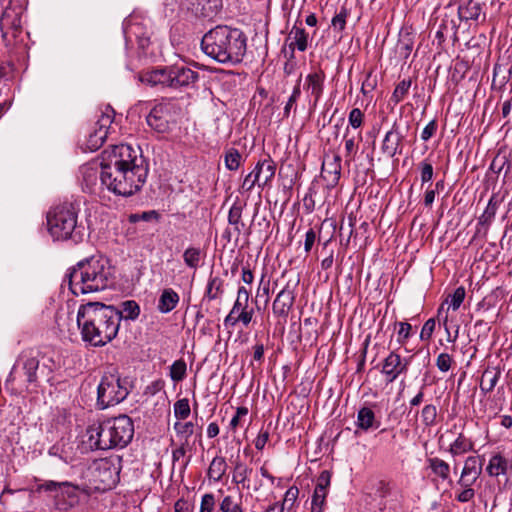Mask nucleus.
Instances as JSON below:
<instances>
[{"instance_id": "57", "label": "nucleus", "mask_w": 512, "mask_h": 512, "mask_svg": "<svg viewBox=\"0 0 512 512\" xmlns=\"http://www.w3.org/2000/svg\"><path fill=\"white\" fill-rule=\"evenodd\" d=\"M270 283L269 280L265 281V275H262L259 287L256 292V298L257 297H264L265 304H268L270 300Z\"/></svg>"}, {"instance_id": "46", "label": "nucleus", "mask_w": 512, "mask_h": 512, "mask_svg": "<svg viewBox=\"0 0 512 512\" xmlns=\"http://www.w3.org/2000/svg\"><path fill=\"white\" fill-rule=\"evenodd\" d=\"M411 84H412L411 79H403L402 81H400L392 93L391 100L395 104H398L401 101H403L409 92Z\"/></svg>"}, {"instance_id": "27", "label": "nucleus", "mask_w": 512, "mask_h": 512, "mask_svg": "<svg viewBox=\"0 0 512 512\" xmlns=\"http://www.w3.org/2000/svg\"><path fill=\"white\" fill-rule=\"evenodd\" d=\"M180 297L172 288H165L158 300L157 309L163 314L171 312L179 303Z\"/></svg>"}, {"instance_id": "25", "label": "nucleus", "mask_w": 512, "mask_h": 512, "mask_svg": "<svg viewBox=\"0 0 512 512\" xmlns=\"http://www.w3.org/2000/svg\"><path fill=\"white\" fill-rule=\"evenodd\" d=\"M171 67L173 89L189 86L190 84L195 83L198 79V73L184 65H173Z\"/></svg>"}, {"instance_id": "18", "label": "nucleus", "mask_w": 512, "mask_h": 512, "mask_svg": "<svg viewBox=\"0 0 512 512\" xmlns=\"http://www.w3.org/2000/svg\"><path fill=\"white\" fill-rule=\"evenodd\" d=\"M321 176L326 181L328 188H334L341 177V157L337 153L324 156Z\"/></svg>"}, {"instance_id": "10", "label": "nucleus", "mask_w": 512, "mask_h": 512, "mask_svg": "<svg viewBox=\"0 0 512 512\" xmlns=\"http://www.w3.org/2000/svg\"><path fill=\"white\" fill-rule=\"evenodd\" d=\"M102 163L121 169L135 171L138 168H148L145 160L139 155V150L128 144H119L102 153Z\"/></svg>"}, {"instance_id": "23", "label": "nucleus", "mask_w": 512, "mask_h": 512, "mask_svg": "<svg viewBox=\"0 0 512 512\" xmlns=\"http://www.w3.org/2000/svg\"><path fill=\"white\" fill-rule=\"evenodd\" d=\"M426 463L434 476L433 482H447L449 485H453L450 476L451 466L448 462L439 457H430L427 458Z\"/></svg>"}, {"instance_id": "22", "label": "nucleus", "mask_w": 512, "mask_h": 512, "mask_svg": "<svg viewBox=\"0 0 512 512\" xmlns=\"http://www.w3.org/2000/svg\"><path fill=\"white\" fill-rule=\"evenodd\" d=\"M482 466L483 462L478 457H467L456 484L463 485L464 482L475 484L482 473Z\"/></svg>"}, {"instance_id": "44", "label": "nucleus", "mask_w": 512, "mask_h": 512, "mask_svg": "<svg viewBox=\"0 0 512 512\" xmlns=\"http://www.w3.org/2000/svg\"><path fill=\"white\" fill-rule=\"evenodd\" d=\"M498 201L494 196L490 198L488 201V204L482 213V215L479 217V224L481 225H489L493 219L495 218L497 209H498Z\"/></svg>"}, {"instance_id": "26", "label": "nucleus", "mask_w": 512, "mask_h": 512, "mask_svg": "<svg viewBox=\"0 0 512 512\" xmlns=\"http://www.w3.org/2000/svg\"><path fill=\"white\" fill-rule=\"evenodd\" d=\"M511 467L510 461L504 455L496 453L490 457L486 472L491 477H499L501 475H507Z\"/></svg>"}, {"instance_id": "42", "label": "nucleus", "mask_w": 512, "mask_h": 512, "mask_svg": "<svg viewBox=\"0 0 512 512\" xmlns=\"http://www.w3.org/2000/svg\"><path fill=\"white\" fill-rule=\"evenodd\" d=\"M202 259V253L199 248L188 247L183 253L184 263L192 269H197Z\"/></svg>"}, {"instance_id": "17", "label": "nucleus", "mask_w": 512, "mask_h": 512, "mask_svg": "<svg viewBox=\"0 0 512 512\" xmlns=\"http://www.w3.org/2000/svg\"><path fill=\"white\" fill-rule=\"evenodd\" d=\"M117 479L118 472L110 461L102 459L96 463L94 481L99 483L98 489H111L116 484Z\"/></svg>"}, {"instance_id": "48", "label": "nucleus", "mask_w": 512, "mask_h": 512, "mask_svg": "<svg viewBox=\"0 0 512 512\" xmlns=\"http://www.w3.org/2000/svg\"><path fill=\"white\" fill-rule=\"evenodd\" d=\"M187 372V365L183 359L176 360L170 367V377L174 382L182 381Z\"/></svg>"}, {"instance_id": "53", "label": "nucleus", "mask_w": 512, "mask_h": 512, "mask_svg": "<svg viewBox=\"0 0 512 512\" xmlns=\"http://www.w3.org/2000/svg\"><path fill=\"white\" fill-rule=\"evenodd\" d=\"M395 325L399 327L397 331V342L403 345L411 336L412 326L408 322H395Z\"/></svg>"}, {"instance_id": "34", "label": "nucleus", "mask_w": 512, "mask_h": 512, "mask_svg": "<svg viewBox=\"0 0 512 512\" xmlns=\"http://www.w3.org/2000/svg\"><path fill=\"white\" fill-rule=\"evenodd\" d=\"M289 39H293V41L289 44V47L292 49V51L295 49V47L301 52L307 49L308 34L304 28L294 26L289 34Z\"/></svg>"}, {"instance_id": "9", "label": "nucleus", "mask_w": 512, "mask_h": 512, "mask_svg": "<svg viewBox=\"0 0 512 512\" xmlns=\"http://www.w3.org/2000/svg\"><path fill=\"white\" fill-rule=\"evenodd\" d=\"M128 394V381L122 379L117 372H107L102 376L97 388V406L106 409L117 405L124 401Z\"/></svg>"}, {"instance_id": "63", "label": "nucleus", "mask_w": 512, "mask_h": 512, "mask_svg": "<svg viewBox=\"0 0 512 512\" xmlns=\"http://www.w3.org/2000/svg\"><path fill=\"white\" fill-rule=\"evenodd\" d=\"M330 479H331L330 472L327 470L322 471L317 479V484H316L315 488L319 489V491L324 490V491L328 492V487L330 485Z\"/></svg>"}, {"instance_id": "39", "label": "nucleus", "mask_w": 512, "mask_h": 512, "mask_svg": "<svg viewBox=\"0 0 512 512\" xmlns=\"http://www.w3.org/2000/svg\"><path fill=\"white\" fill-rule=\"evenodd\" d=\"M249 297V291L244 286H240L237 290V298L228 314L236 315L238 312L248 309Z\"/></svg>"}, {"instance_id": "13", "label": "nucleus", "mask_w": 512, "mask_h": 512, "mask_svg": "<svg viewBox=\"0 0 512 512\" xmlns=\"http://www.w3.org/2000/svg\"><path fill=\"white\" fill-rule=\"evenodd\" d=\"M86 443L91 450L114 449V442L107 421L93 423L86 429Z\"/></svg>"}, {"instance_id": "31", "label": "nucleus", "mask_w": 512, "mask_h": 512, "mask_svg": "<svg viewBox=\"0 0 512 512\" xmlns=\"http://www.w3.org/2000/svg\"><path fill=\"white\" fill-rule=\"evenodd\" d=\"M223 287L224 280L222 278L218 276H210L207 282L203 300L208 299L209 301H212L220 298L224 293Z\"/></svg>"}, {"instance_id": "21", "label": "nucleus", "mask_w": 512, "mask_h": 512, "mask_svg": "<svg viewBox=\"0 0 512 512\" xmlns=\"http://www.w3.org/2000/svg\"><path fill=\"white\" fill-rule=\"evenodd\" d=\"M141 81L150 86L173 88L172 67L165 66L147 71L141 76Z\"/></svg>"}, {"instance_id": "41", "label": "nucleus", "mask_w": 512, "mask_h": 512, "mask_svg": "<svg viewBox=\"0 0 512 512\" xmlns=\"http://www.w3.org/2000/svg\"><path fill=\"white\" fill-rule=\"evenodd\" d=\"M225 167L230 171H236L239 169L242 163V155L235 148H229L226 150L224 155Z\"/></svg>"}, {"instance_id": "35", "label": "nucleus", "mask_w": 512, "mask_h": 512, "mask_svg": "<svg viewBox=\"0 0 512 512\" xmlns=\"http://www.w3.org/2000/svg\"><path fill=\"white\" fill-rule=\"evenodd\" d=\"M253 314V309L249 308L238 312L236 315L228 314L224 319V325L226 327H234L237 323H242L247 327L252 321Z\"/></svg>"}, {"instance_id": "62", "label": "nucleus", "mask_w": 512, "mask_h": 512, "mask_svg": "<svg viewBox=\"0 0 512 512\" xmlns=\"http://www.w3.org/2000/svg\"><path fill=\"white\" fill-rule=\"evenodd\" d=\"M164 388V381L161 379L155 380L147 385L144 389V395L154 396Z\"/></svg>"}, {"instance_id": "58", "label": "nucleus", "mask_w": 512, "mask_h": 512, "mask_svg": "<svg viewBox=\"0 0 512 512\" xmlns=\"http://www.w3.org/2000/svg\"><path fill=\"white\" fill-rule=\"evenodd\" d=\"M435 326H436V321L434 318H430L428 319L422 329H421V332H420V339L422 341H429L432 337V334L435 330Z\"/></svg>"}, {"instance_id": "3", "label": "nucleus", "mask_w": 512, "mask_h": 512, "mask_svg": "<svg viewBox=\"0 0 512 512\" xmlns=\"http://www.w3.org/2000/svg\"><path fill=\"white\" fill-rule=\"evenodd\" d=\"M110 275L108 262L102 256L85 258L71 268L68 274L70 290L74 295L105 290Z\"/></svg>"}, {"instance_id": "30", "label": "nucleus", "mask_w": 512, "mask_h": 512, "mask_svg": "<svg viewBox=\"0 0 512 512\" xmlns=\"http://www.w3.org/2000/svg\"><path fill=\"white\" fill-rule=\"evenodd\" d=\"M501 371L497 368H487L482 374L480 389L484 394L491 392L500 378Z\"/></svg>"}, {"instance_id": "37", "label": "nucleus", "mask_w": 512, "mask_h": 512, "mask_svg": "<svg viewBox=\"0 0 512 512\" xmlns=\"http://www.w3.org/2000/svg\"><path fill=\"white\" fill-rule=\"evenodd\" d=\"M252 473V469L247 465L237 460L234 465V473L232 476V482L239 485L242 484L243 487L249 488V484H245L249 481V476Z\"/></svg>"}, {"instance_id": "61", "label": "nucleus", "mask_w": 512, "mask_h": 512, "mask_svg": "<svg viewBox=\"0 0 512 512\" xmlns=\"http://www.w3.org/2000/svg\"><path fill=\"white\" fill-rule=\"evenodd\" d=\"M299 495V489L296 486H291L287 489L283 501L280 503V505H283V508L285 505L289 504L292 506L295 501L297 500Z\"/></svg>"}, {"instance_id": "20", "label": "nucleus", "mask_w": 512, "mask_h": 512, "mask_svg": "<svg viewBox=\"0 0 512 512\" xmlns=\"http://www.w3.org/2000/svg\"><path fill=\"white\" fill-rule=\"evenodd\" d=\"M295 301V293L290 283H287L276 295L272 311L276 317L286 318Z\"/></svg>"}, {"instance_id": "15", "label": "nucleus", "mask_w": 512, "mask_h": 512, "mask_svg": "<svg viewBox=\"0 0 512 512\" xmlns=\"http://www.w3.org/2000/svg\"><path fill=\"white\" fill-rule=\"evenodd\" d=\"M325 80L326 74L320 66L312 67L305 77L303 89L313 107L317 106L323 95Z\"/></svg>"}, {"instance_id": "24", "label": "nucleus", "mask_w": 512, "mask_h": 512, "mask_svg": "<svg viewBox=\"0 0 512 512\" xmlns=\"http://www.w3.org/2000/svg\"><path fill=\"white\" fill-rule=\"evenodd\" d=\"M276 165L270 158L260 160L252 170V175L259 181V188L267 186L275 176Z\"/></svg>"}, {"instance_id": "29", "label": "nucleus", "mask_w": 512, "mask_h": 512, "mask_svg": "<svg viewBox=\"0 0 512 512\" xmlns=\"http://www.w3.org/2000/svg\"><path fill=\"white\" fill-rule=\"evenodd\" d=\"M243 208L239 204H233L228 213V223L233 227V234L238 238L245 227L242 221Z\"/></svg>"}, {"instance_id": "55", "label": "nucleus", "mask_w": 512, "mask_h": 512, "mask_svg": "<svg viewBox=\"0 0 512 512\" xmlns=\"http://www.w3.org/2000/svg\"><path fill=\"white\" fill-rule=\"evenodd\" d=\"M465 295H466V292H465V288L463 286H460L455 289L453 294L450 296L451 297L450 307L453 309V311H456L459 309V307L461 306V304L464 301Z\"/></svg>"}, {"instance_id": "14", "label": "nucleus", "mask_w": 512, "mask_h": 512, "mask_svg": "<svg viewBox=\"0 0 512 512\" xmlns=\"http://www.w3.org/2000/svg\"><path fill=\"white\" fill-rule=\"evenodd\" d=\"M114 111L107 107L98 118L93 131L87 138V148L91 151L98 150L107 138L108 130L113 123Z\"/></svg>"}, {"instance_id": "59", "label": "nucleus", "mask_w": 512, "mask_h": 512, "mask_svg": "<svg viewBox=\"0 0 512 512\" xmlns=\"http://www.w3.org/2000/svg\"><path fill=\"white\" fill-rule=\"evenodd\" d=\"M453 359L448 353H440L436 359V366L441 372H447L451 368Z\"/></svg>"}, {"instance_id": "19", "label": "nucleus", "mask_w": 512, "mask_h": 512, "mask_svg": "<svg viewBox=\"0 0 512 512\" xmlns=\"http://www.w3.org/2000/svg\"><path fill=\"white\" fill-rule=\"evenodd\" d=\"M404 135L400 131L397 122H394L391 129L386 132L381 144V151L390 158L400 155L403 152Z\"/></svg>"}, {"instance_id": "38", "label": "nucleus", "mask_w": 512, "mask_h": 512, "mask_svg": "<svg viewBox=\"0 0 512 512\" xmlns=\"http://www.w3.org/2000/svg\"><path fill=\"white\" fill-rule=\"evenodd\" d=\"M118 313L121 320H135L140 314V306L134 300H127L121 304V308L118 309Z\"/></svg>"}, {"instance_id": "52", "label": "nucleus", "mask_w": 512, "mask_h": 512, "mask_svg": "<svg viewBox=\"0 0 512 512\" xmlns=\"http://www.w3.org/2000/svg\"><path fill=\"white\" fill-rule=\"evenodd\" d=\"M222 512H243L241 501H236L232 496L227 495L223 498L219 505Z\"/></svg>"}, {"instance_id": "33", "label": "nucleus", "mask_w": 512, "mask_h": 512, "mask_svg": "<svg viewBox=\"0 0 512 512\" xmlns=\"http://www.w3.org/2000/svg\"><path fill=\"white\" fill-rule=\"evenodd\" d=\"M357 427L363 431H367L371 428H377L379 423H376L375 413L371 408L363 407L358 411L357 414Z\"/></svg>"}, {"instance_id": "45", "label": "nucleus", "mask_w": 512, "mask_h": 512, "mask_svg": "<svg viewBox=\"0 0 512 512\" xmlns=\"http://www.w3.org/2000/svg\"><path fill=\"white\" fill-rule=\"evenodd\" d=\"M177 437L180 438L181 442L188 444L189 438L194 433V424L192 422H175L173 426Z\"/></svg>"}, {"instance_id": "51", "label": "nucleus", "mask_w": 512, "mask_h": 512, "mask_svg": "<svg viewBox=\"0 0 512 512\" xmlns=\"http://www.w3.org/2000/svg\"><path fill=\"white\" fill-rule=\"evenodd\" d=\"M327 491L314 489V493L311 501V512H323Z\"/></svg>"}, {"instance_id": "47", "label": "nucleus", "mask_w": 512, "mask_h": 512, "mask_svg": "<svg viewBox=\"0 0 512 512\" xmlns=\"http://www.w3.org/2000/svg\"><path fill=\"white\" fill-rule=\"evenodd\" d=\"M437 408L433 404L425 405L421 410V420L425 427H432L436 424Z\"/></svg>"}, {"instance_id": "40", "label": "nucleus", "mask_w": 512, "mask_h": 512, "mask_svg": "<svg viewBox=\"0 0 512 512\" xmlns=\"http://www.w3.org/2000/svg\"><path fill=\"white\" fill-rule=\"evenodd\" d=\"M343 138L345 145V159L346 162H351L355 158L358 150V143L362 140V137L359 135V141L356 142L354 136L349 137V128H346Z\"/></svg>"}, {"instance_id": "56", "label": "nucleus", "mask_w": 512, "mask_h": 512, "mask_svg": "<svg viewBox=\"0 0 512 512\" xmlns=\"http://www.w3.org/2000/svg\"><path fill=\"white\" fill-rule=\"evenodd\" d=\"M348 121L351 127L358 129L363 125L364 113L359 108H353L349 113Z\"/></svg>"}, {"instance_id": "1", "label": "nucleus", "mask_w": 512, "mask_h": 512, "mask_svg": "<svg viewBox=\"0 0 512 512\" xmlns=\"http://www.w3.org/2000/svg\"><path fill=\"white\" fill-rule=\"evenodd\" d=\"M76 321L85 343L103 347L117 336L121 317L112 305L88 302L79 306Z\"/></svg>"}, {"instance_id": "8", "label": "nucleus", "mask_w": 512, "mask_h": 512, "mask_svg": "<svg viewBox=\"0 0 512 512\" xmlns=\"http://www.w3.org/2000/svg\"><path fill=\"white\" fill-rule=\"evenodd\" d=\"M27 0H9L0 17V30L6 46L18 42L23 32V16Z\"/></svg>"}, {"instance_id": "32", "label": "nucleus", "mask_w": 512, "mask_h": 512, "mask_svg": "<svg viewBox=\"0 0 512 512\" xmlns=\"http://www.w3.org/2000/svg\"><path fill=\"white\" fill-rule=\"evenodd\" d=\"M227 463L224 457L216 456L212 459L207 475L210 480L214 482H219L222 480V477L225 475L227 470Z\"/></svg>"}, {"instance_id": "54", "label": "nucleus", "mask_w": 512, "mask_h": 512, "mask_svg": "<svg viewBox=\"0 0 512 512\" xmlns=\"http://www.w3.org/2000/svg\"><path fill=\"white\" fill-rule=\"evenodd\" d=\"M507 166L506 173L510 169L509 160L505 155L500 156L497 155L490 164V170L493 171L496 174H500L501 171L504 169V167Z\"/></svg>"}, {"instance_id": "49", "label": "nucleus", "mask_w": 512, "mask_h": 512, "mask_svg": "<svg viewBox=\"0 0 512 512\" xmlns=\"http://www.w3.org/2000/svg\"><path fill=\"white\" fill-rule=\"evenodd\" d=\"M472 483L464 482L463 485H458L460 491L456 494L455 499L460 503H467L475 497V490Z\"/></svg>"}, {"instance_id": "7", "label": "nucleus", "mask_w": 512, "mask_h": 512, "mask_svg": "<svg viewBox=\"0 0 512 512\" xmlns=\"http://www.w3.org/2000/svg\"><path fill=\"white\" fill-rule=\"evenodd\" d=\"M38 368L39 360L34 351H23L10 371L6 386L18 392L28 390L31 384H36L38 381Z\"/></svg>"}, {"instance_id": "4", "label": "nucleus", "mask_w": 512, "mask_h": 512, "mask_svg": "<svg viewBox=\"0 0 512 512\" xmlns=\"http://www.w3.org/2000/svg\"><path fill=\"white\" fill-rule=\"evenodd\" d=\"M148 168H138L135 171L121 169L105 163H100V182L109 192L118 196H131L139 191L145 183Z\"/></svg>"}, {"instance_id": "2", "label": "nucleus", "mask_w": 512, "mask_h": 512, "mask_svg": "<svg viewBox=\"0 0 512 512\" xmlns=\"http://www.w3.org/2000/svg\"><path fill=\"white\" fill-rule=\"evenodd\" d=\"M247 38L238 28L216 26L202 38L203 52L220 63H240L246 53Z\"/></svg>"}, {"instance_id": "36", "label": "nucleus", "mask_w": 512, "mask_h": 512, "mask_svg": "<svg viewBox=\"0 0 512 512\" xmlns=\"http://www.w3.org/2000/svg\"><path fill=\"white\" fill-rule=\"evenodd\" d=\"M481 14V6L479 3L470 0L466 5H461L458 8V15L460 20H477Z\"/></svg>"}, {"instance_id": "6", "label": "nucleus", "mask_w": 512, "mask_h": 512, "mask_svg": "<svg viewBox=\"0 0 512 512\" xmlns=\"http://www.w3.org/2000/svg\"><path fill=\"white\" fill-rule=\"evenodd\" d=\"M42 491L54 493L52 495L53 506L60 512H70L80 504L82 496L85 498L90 496L88 486L75 485L69 481H45L36 486V492L40 493Z\"/></svg>"}, {"instance_id": "16", "label": "nucleus", "mask_w": 512, "mask_h": 512, "mask_svg": "<svg viewBox=\"0 0 512 512\" xmlns=\"http://www.w3.org/2000/svg\"><path fill=\"white\" fill-rule=\"evenodd\" d=\"M410 359L402 358L396 351H391L383 360L381 374L387 384L393 383L400 375L406 374Z\"/></svg>"}, {"instance_id": "12", "label": "nucleus", "mask_w": 512, "mask_h": 512, "mask_svg": "<svg viewBox=\"0 0 512 512\" xmlns=\"http://www.w3.org/2000/svg\"><path fill=\"white\" fill-rule=\"evenodd\" d=\"M115 448L126 447L134 436V423L127 415L106 419Z\"/></svg>"}, {"instance_id": "28", "label": "nucleus", "mask_w": 512, "mask_h": 512, "mask_svg": "<svg viewBox=\"0 0 512 512\" xmlns=\"http://www.w3.org/2000/svg\"><path fill=\"white\" fill-rule=\"evenodd\" d=\"M474 449V443L471 439L467 438L463 433H460L458 437L450 444L448 453L452 457L461 456Z\"/></svg>"}, {"instance_id": "50", "label": "nucleus", "mask_w": 512, "mask_h": 512, "mask_svg": "<svg viewBox=\"0 0 512 512\" xmlns=\"http://www.w3.org/2000/svg\"><path fill=\"white\" fill-rule=\"evenodd\" d=\"M174 415L179 420L188 418L191 413L189 400L187 398L179 399L174 403Z\"/></svg>"}, {"instance_id": "43", "label": "nucleus", "mask_w": 512, "mask_h": 512, "mask_svg": "<svg viewBox=\"0 0 512 512\" xmlns=\"http://www.w3.org/2000/svg\"><path fill=\"white\" fill-rule=\"evenodd\" d=\"M83 181L91 192H94L93 186L96 185L98 177L100 178V171L97 166L86 165L82 167Z\"/></svg>"}, {"instance_id": "11", "label": "nucleus", "mask_w": 512, "mask_h": 512, "mask_svg": "<svg viewBox=\"0 0 512 512\" xmlns=\"http://www.w3.org/2000/svg\"><path fill=\"white\" fill-rule=\"evenodd\" d=\"M177 106L171 101L156 104L148 114L147 124L158 133H166L170 129V123L174 121Z\"/></svg>"}, {"instance_id": "64", "label": "nucleus", "mask_w": 512, "mask_h": 512, "mask_svg": "<svg viewBox=\"0 0 512 512\" xmlns=\"http://www.w3.org/2000/svg\"><path fill=\"white\" fill-rule=\"evenodd\" d=\"M437 127L438 125L436 120H431L422 130L421 139L423 141H428L436 133Z\"/></svg>"}, {"instance_id": "5", "label": "nucleus", "mask_w": 512, "mask_h": 512, "mask_svg": "<svg viewBox=\"0 0 512 512\" xmlns=\"http://www.w3.org/2000/svg\"><path fill=\"white\" fill-rule=\"evenodd\" d=\"M79 204L64 202L53 207L47 214L48 231L54 240H82L83 227L78 225Z\"/></svg>"}, {"instance_id": "60", "label": "nucleus", "mask_w": 512, "mask_h": 512, "mask_svg": "<svg viewBox=\"0 0 512 512\" xmlns=\"http://www.w3.org/2000/svg\"><path fill=\"white\" fill-rule=\"evenodd\" d=\"M215 506V498L211 493H206L201 498L199 512H212Z\"/></svg>"}]
</instances>
